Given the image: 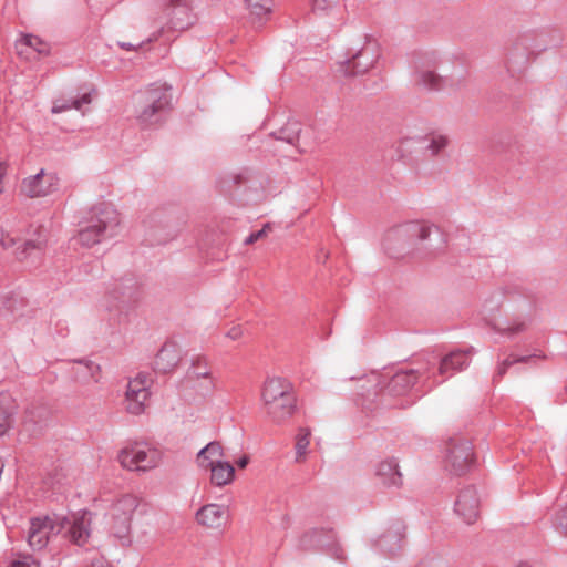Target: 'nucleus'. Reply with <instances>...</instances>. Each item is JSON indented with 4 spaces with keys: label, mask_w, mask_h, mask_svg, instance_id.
I'll return each instance as SVG.
<instances>
[{
    "label": "nucleus",
    "mask_w": 567,
    "mask_h": 567,
    "mask_svg": "<svg viewBox=\"0 0 567 567\" xmlns=\"http://www.w3.org/2000/svg\"><path fill=\"white\" fill-rule=\"evenodd\" d=\"M429 368L426 369H400L392 373L372 372L359 379V400L358 404L368 410L381 406L386 408H406L414 403L419 398L417 390L414 389L416 382L422 380L424 383L432 381L427 379Z\"/></svg>",
    "instance_id": "nucleus-1"
},
{
    "label": "nucleus",
    "mask_w": 567,
    "mask_h": 567,
    "mask_svg": "<svg viewBox=\"0 0 567 567\" xmlns=\"http://www.w3.org/2000/svg\"><path fill=\"white\" fill-rule=\"evenodd\" d=\"M90 515L87 511H83L71 518L58 514L34 517L30 520L28 544L33 550H41L47 547L52 536L63 534L71 543L84 546L91 535Z\"/></svg>",
    "instance_id": "nucleus-2"
},
{
    "label": "nucleus",
    "mask_w": 567,
    "mask_h": 567,
    "mask_svg": "<svg viewBox=\"0 0 567 567\" xmlns=\"http://www.w3.org/2000/svg\"><path fill=\"white\" fill-rule=\"evenodd\" d=\"M0 243L4 249L16 247L14 255L20 261L40 260L47 244V235L41 227L24 229L20 223L8 220L2 227Z\"/></svg>",
    "instance_id": "nucleus-3"
},
{
    "label": "nucleus",
    "mask_w": 567,
    "mask_h": 567,
    "mask_svg": "<svg viewBox=\"0 0 567 567\" xmlns=\"http://www.w3.org/2000/svg\"><path fill=\"white\" fill-rule=\"evenodd\" d=\"M380 55L378 40L364 33L351 42L344 59L338 61L336 72L344 78L364 74L374 66Z\"/></svg>",
    "instance_id": "nucleus-4"
},
{
    "label": "nucleus",
    "mask_w": 567,
    "mask_h": 567,
    "mask_svg": "<svg viewBox=\"0 0 567 567\" xmlns=\"http://www.w3.org/2000/svg\"><path fill=\"white\" fill-rule=\"evenodd\" d=\"M118 226L120 217L114 207L105 203L95 205L85 225L79 230L76 241L83 247H92L113 238Z\"/></svg>",
    "instance_id": "nucleus-5"
},
{
    "label": "nucleus",
    "mask_w": 567,
    "mask_h": 567,
    "mask_svg": "<svg viewBox=\"0 0 567 567\" xmlns=\"http://www.w3.org/2000/svg\"><path fill=\"white\" fill-rule=\"evenodd\" d=\"M171 86L166 83H153L145 90L138 92L137 118L143 124L158 122L169 110L172 103Z\"/></svg>",
    "instance_id": "nucleus-6"
},
{
    "label": "nucleus",
    "mask_w": 567,
    "mask_h": 567,
    "mask_svg": "<svg viewBox=\"0 0 567 567\" xmlns=\"http://www.w3.org/2000/svg\"><path fill=\"white\" fill-rule=\"evenodd\" d=\"M144 290L136 278L126 276L114 279L106 288L104 306L109 311L126 313L142 300Z\"/></svg>",
    "instance_id": "nucleus-7"
},
{
    "label": "nucleus",
    "mask_w": 567,
    "mask_h": 567,
    "mask_svg": "<svg viewBox=\"0 0 567 567\" xmlns=\"http://www.w3.org/2000/svg\"><path fill=\"white\" fill-rule=\"evenodd\" d=\"M432 236H434L439 243L443 241L439 227L409 221L389 231L384 239L383 247L391 257H398V255L392 252V241H399L402 248H404L405 245L414 240L431 241Z\"/></svg>",
    "instance_id": "nucleus-8"
},
{
    "label": "nucleus",
    "mask_w": 567,
    "mask_h": 567,
    "mask_svg": "<svg viewBox=\"0 0 567 567\" xmlns=\"http://www.w3.org/2000/svg\"><path fill=\"white\" fill-rule=\"evenodd\" d=\"M121 465L130 471L146 472L162 461V452L148 443H135L124 447L117 456Z\"/></svg>",
    "instance_id": "nucleus-9"
},
{
    "label": "nucleus",
    "mask_w": 567,
    "mask_h": 567,
    "mask_svg": "<svg viewBox=\"0 0 567 567\" xmlns=\"http://www.w3.org/2000/svg\"><path fill=\"white\" fill-rule=\"evenodd\" d=\"M136 508L137 499L133 495H123L111 507V530L122 545L131 544V522Z\"/></svg>",
    "instance_id": "nucleus-10"
},
{
    "label": "nucleus",
    "mask_w": 567,
    "mask_h": 567,
    "mask_svg": "<svg viewBox=\"0 0 567 567\" xmlns=\"http://www.w3.org/2000/svg\"><path fill=\"white\" fill-rule=\"evenodd\" d=\"M445 450V466L452 474H465L474 465L473 446L468 440L464 437L450 439Z\"/></svg>",
    "instance_id": "nucleus-11"
},
{
    "label": "nucleus",
    "mask_w": 567,
    "mask_h": 567,
    "mask_svg": "<svg viewBox=\"0 0 567 567\" xmlns=\"http://www.w3.org/2000/svg\"><path fill=\"white\" fill-rule=\"evenodd\" d=\"M474 353V349L471 347L466 350L456 349L447 353L440 360V364L436 371H431L429 368L427 379H431L429 388L442 383L447 378L452 377L455 372L462 371L468 367L471 357Z\"/></svg>",
    "instance_id": "nucleus-12"
},
{
    "label": "nucleus",
    "mask_w": 567,
    "mask_h": 567,
    "mask_svg": "<svg viewBox=\"0 0 567 567\" xmlns=\"http://www.w3.org/2000/svg\"><path fill=\"white\" fill-rule=\"evenodd\" d=\"M299 547L303 550L326 549L338 560L344 558V551L340 547L333 529L313 528L303 533L299 539Z\"/></svg>",
    "instance_id": "nucleus-13"
},
{
    "label": "nucleus",
    "mask_w": 567,
    "mask_h": 567,
    "mask_svg": "<svg viewBox=\"0 0 567 567\" xmlns=\"http://www.w3.org/2000/svg\"><path fill=\"white\" fill-rule=\"evenodd\" d=\"M59 188V178L53 172L40 169L37 174L28 176L21 184V192L30 197H44Z\"/></svg>",
    "instance_id": "nucleus-14"
},
{
    "label": "nucleus",
    "mask_w": 567,
    "mask_h": 567,
    "mask_svg": "<svg viewBox=\"0 0 567 567\" xmlns=\"http://www.w3.org/2000/svg\"><path fill=\"white\" fill-rule=\"evenodd\" d=\"M454 513L468 525L476 522L480 515V498L474 486H466L458 492Z\"/></svg>",
    "instance_id": "nucleus-15"
},
{
    "label": "nucleus",
    "mask_w": 567,
    "mask_h": 567,
    "mask_svg": "<svg viewBox=\"0 0 567 567\" xmlns=\"http://www.w3.org/2000/svg\"><path fill=\"white\" fill-rule=\"evenodd\" d=\"M150 396L147 389V378L138 375L127 383L125 392L126 411L134 415H140L145 411V402Z\"/></svg>",
    "instance_id": "nucleus-16"
},
{
    "label": "nucleus",
    "mask_w": 567,
    "mask_h": 567,
    "mask_svg": "<svg viewBox=\"0 0 567 567\" xmlns=\"http://www.w3.org/2000/svg\"><path fill=\"white\" fill-rule=\"evenodd\" d=\"M504 296L505 293L503 290H494L487 297L484 298L482 303L483 320H485L487 324L492 326L494 329L499 331H509L513 333L522 331L525 327L524 322L517 323L515 326H502L494 318V313L499 310L503 303Z\"/></svg>",
    "instance_id": "nucleus-17"
},
{
    "label": "nucleus",
    "mask_w": 567,
    "mask_h": 567,
    "mask_svg": "<svg viewBox=\"0 0 567 567\" xmlns=\"http://www.w3.org/2000/svg\"><path fill=\"white\" fill-rule=\"evenodd\" d=\"M403 525L394 524L390 529L373 540V549L389 557L395 556L402 548Z\"/></svg>",
    "instance_id": "nucleus-18"
},
{
    "label": "nucleus",
    "mask_w": 567,
    "mask_h": 567,
    "mask_svg": "<svg viewBox=\"0 0 567 567\" xmlns=\"http://www.w3.org/2000/svg\"><path fill=\"white\" fill-rule=\"evenodd\" d=\"M182 359L178 344L174 341H166L155 355L153 368L161 373L173 371Z\"/></svg>",
    "instance_id": "nucleus-19"
},
{
    "label": "nucleus",
    "mask_w": 567,
    "mask_h": 567,
    "mask_svg": "<svg viewBox=\"0 0 567 567\" xmlns=\"http://www.w3.org/2000/svg\"><path fill=\"white\" fill-rule=\"evenodd\" d=\"M374 475L377 481L385 487H400L402 485V474L395 457L380 461L375 465Z\"/></svg>",
    "instance_id": "nucleus-20"
},
{
    "label": "nucleus",
    "mask_w": 567,
    "mask_h": 567,
    "mask_svg": "<svg viewBox=\"0 0 567 567\" xmlns=\"http://www.w3.org/2000/svg\"><path fill=\"white\" fill-rule=\"evenodd\" d=\"M227 518V507L221 504H206L196 512V522L207 528H220Z\"/></svg>",
    "instance_id": "nucleus-21"
},
{
    "label": "nucleus",
    "mask_w": 567,
    "mask_h": 567,
    "mask_svg": "<svg viewBox=\"0 0 567 567\" xmlns=\"http://www.w3.org/2000/svg\"><path fill=\"white\" fill-rule=\"evenodd\" d=\"M293 393L292 384L289 381L284 378L274 377L266 380L261 392V400L264 404L275 403L280 400L282 401L288 394Z\"/></svg>",
    "instance_id": "nucleus-22"
},
{
    "label": "nucleus",
    "mask_w": 567,
    "mask_h": 567,
    "mask_svg": "<svg viewBox=\"0 0 567 567\" xmlns=\"http://www.w3.org/2000/svg\"><path fill=\"white\" fill-rule=\"evenodd\" d=\"M264 408L267 415L274 423L281 424L290 419L297 409L296 394H288V396L284 398L282 401L280 400L275 403L264 404Z\"/></svg>",
    "instance_id": "nucleus-23"
},
{
    "label": "nucleus",
    "mask_w": 567,
    "mask_h": 567,
    "mask_svg": "<svg viewBox=\"0 0 567 567\" xmlns=\"http://www.w3.org/2000/svg\"><path fill=\"white\" fill-rule=\"evenodd\" d=\"M72 374L76 382L81 384L97 383L100 380L101 368L97 363L87 360H75L72 365Z\"/></svg>",
    "instance_id": "nucleus-24"
},
{
    "label": "nucleus",
    "mask_w": 567,
    "mask_h": 567,
    "mask_svg": "<svg viewBox=\"0 0 567 567\" xmlns=\"http://www.w3.org/2000/svg\"><path fill=\"white\" fill-rule=\"evenodd\" d=\"M207 471H210V483L218 487L230 484L235 477V468L227 461L215 462Z\"/></svg>",
    "instance_id": "nucleus-25"
},
{
    "label": "nucleus",
    "mask_w": 567,
    "mask_h": 567,
    "mask_svg": "<svg viewBox=\"0 0 567 567\" xmlns=\"http://www.w3.org/2000/svg\"><path fill=\"white\" fill-rule=\"evenodd\" d=\"M252 23L262 24L272 11V0H243Z\"/></svg>",
    "instance_id": "nucleus-26"
},
{
    "label": "nucleus",
    "mask_w": 567,
    "mask_h": 567,
    "mask_svg": "<svg viewBox=\"0 0 567 567\" xmlns=\"http://www.w3.org/2000/svg\"><path fill=\"white\" fill-rule=\"evenodd\" d=\"M223 456V449L218 442H209L206 446H204L196 456V462L198 467L207 471L209 466L215 464V462H221L220 457Z\"/></svg>",
    "instance_id": "nucleus-27"
},
{
    "label": "nucleus",
    "mask_w": 567,
    "mask_h": 567,
    "mask_svg": "<svg viewBox=\"0 0 567 567\" xmlns=\"http://www.w3.org/2000/svg\"><path fill=\"white\" fill-rule=\"evenodd\" d=\"M194 23V19L189 8L185 4H176L174 6L171 20L168 22L169 27L174 30H185Z\"/></svg>",
    "instance_id": "nucleus-28"
},
{
    "label": "nucleus",
    "mask_w": 567,
    "mask_h": 567,
    "mask_svg": "<svg viewBox=\"0 0 567 567\" xmlns=\"http://www.w3.org/2000/svg\"><path fill=\"white\" fill-rule=\"evenodd\" d=\"M416 82L430 91H441L446 86L447 79L440 76L434 71L422 70L417 72Z\"/></svg>",
    "instance_id": "nucleus-29"
},
{
    "label": "nucleus",
    "mask_w": 567,
    "mask_h": 567,
    "mask_svg": "<svg viewBox=\"0 0 567 567\" xmlns=\"http://www.w3.org/2000/svg\"><path fill=\"white\" fill-rule=\"evenodd\" d=\"M301 124L296 120H289L280 130L272 133L276 140L296 145L299 141Z\"/></svg>",
    "instance_id": "nucleus-30"
},
{
    "label": "nucleus",
    "mask_w": 567,
    "mask_h": 567,
    "mask_svg": "<svg viewBox=\"0 0 567 567\" xmlns=\"http://www.w3.org/2000/svg\"><path fill=\"white\" fill-rule=\"evenodd\" d=\"M188 379L197 380L204 377H212L209 361L206 355L196 354L190 360V367L187 371Z\"/></svg>",
    "instance_id": "nucleus-31"
},
{
    "label": "nucleus",
    "mask_w": 567,
    "mask_h": 567,
    "mask_svg": "<svg viewBox=\"0 0 567 567\" xmlns=\"http://www.w3.org/2000/svg\"><path fill=\"white\" fill-rule=\"evenodd\" d=\"M92 102L91 92L82 94L81 97L70 99L69 101H56L54 102L51 112L54 114L62 113L64 111L75 109L82 111L84 105H89Z\"/></svg>",
    "instance_id": "nucleus-32"
},
{
    "label": "nucleus",
    "mask_w": 567,
    "mask_h": 567,
    "mask_svg": "<svg viewBox=\"0 0 567 567\" xmlns=\"http://www.w3.org/2000/svg\"><path fill=\"white\" fill-rule=\"evenodd\" d=\"M13 411L14 404L10 394L0 393V435L9 429Z\"/></svg>",
    "instance_id": "nucleus-33"
},
{
    "label": "nucleus",
    "mask_w": 567,
    "mask_h": 567,
    "mask_svg": "<svg viewBox=\"0 0 567 567\" xmlns=\"http://www.w3.org/2000/svg\"><path fill=\"white\" fill-rule=\"evenodd\" d=\"M310 430L301 427L296 437V462H302L310 444Z\"/></svg>",
    "instance_id": "nucleus-34"
},
{
    "label": "nucleus",
    "mask_w": 567,
    "mask_h": 567,
    "mask_svg": "<svg viewBox=\"0 0 567 567\" xmlns=\"http://www.w3.org/2000/svg\"><path fill=\"white\" fill-rule=\"evenodd\" d=\"M21 43L35 51L39 55L47 56L51 51L48 42L33 34H24L21 39Z\"/></svg>",
    "instance_id": "nucleus-35"
},
{
    "label": "nucleus",
    "mask_w": 567,
    "mask_h": 567,
    "mask_svg": "<svg viewBox=\"0 0 567 567\" xmlns=\"http://www.w3.org/2000/svg\"><path fill=\"white\" fill-rule=\"evenodd\" d=\"M424 150L430 152L432 156L439 155L449 145L447 136L443 134H432L427 138Z\"/></svg>",
    "instance_id": "nucleus-36"
},
{
    "label": "nucleus",
    "mask_w": 567,
    "mask_h": 567,
    "mask_svg": "<svg viewBox=\"0 0 567 567\" xmlns=\"http://www.w3.org/2000/svg\"><path fill=\"white\" fill-rule=\"evenodd\" d=\"M528 56L529 52L527 48H524V50L517 55H515L514 52H511L506 62L508 72L515 73L517 71H520L526 65Z\"/></svg>",
    "instance_id": "nucleus-37"
},
{
    "label": "nucleus",
    "mask_w": 567,
    "mask_h": 567,
    "mask_svg": "<svg viewBox=\"0 0 567 567\" xmlns=\"http://www.w3.org/2000/svg\"><path fill=\"white\" fill-rule=\"evenodd\" d=\"M537 355L536 354H532V355H523V357H514V355H511L508 358H506L502 363L498 364L497 367V371H496V377L497 378H502L507 369L509 367H512L513 364L515 363H519V362H530L532 360H534Z\"/></svg>",
    "instance_id": "nucleus-38"
},
{
    "label": "nucleus",
    "mask_w": 567,
    "mask_h": 567,
    "mask_svg": "<svg viewBox=\"0 0 567 567\" xmlns=\"http://www.w3.org/2000/svg\"><path fill=\"white\" fill-rule=\"evenodd\" d=\"M551 525L563 536H567V505L555 513Z\"/></svg>",
    "instance_id": "nucleus-39"
},
{
    "label": "nucleus",
    "mask_w": 567,
    "mask_h": 567,
    "mask_svg": "<svg viewBox=\"0 0 567 567\" xmlns=\"http://www.w3.org/2000/svg\"><path fill=\"white\" fill-rule=\"evenodd\" d=\"M195 381L197 382L195 386L198 393L204 398L210 396L216 389V380L214 375L207 378L204 377Z\"/></svg>",
    "instance_id": "nucleus-40"
},
{
    "label": "nucleus",
    "mask_w": 567,
    "mask_h": 567,
    "mask_svg": "<svg viewBox=\"0 0 567 567\" xmlns=\"http://www.w3.org/2000/svg\"><path fill=\"white\" fill-rule=\"evenodd\" d=\"M311 3L312 10L316 12H324L333 8L338 0H308Z\"/></svg>",
    "instance_id": "nucleus-41"
},
{
    "label": "nucleus",
    "mask_w": 567,
    "mask_h": 567,
    "mask_svg": "<svg viewBox=\"0 0 567 567\" xmlns=\"http://www.w3.org/2000/svg\"><path fill=\"white\" fill-rule=\"evenodd\" d=\"M10 567H39V561L30 555H22L10 564Z\"/></svg>",
    "instance_id": "nucleus-42"
},
{
    "label": "nucleus",
    "mask_w": 567,
    "mask_h": 567,
    "mask_svg": "<svg viewBox=\"0 0 567 567\" xmlns=\"http://www.w3.org/2000/svg\"><path fill=\"white\" fill-rule=\"evenodd\" d=\"M48 415V410L43 406L40 408V412L35 415L34 413V410L33 409H28L27 410V415H25V420L27 422H32L34 424L41 422L42 420H44Z\"/></svg>",
    "instance_id": "nucleus-43"
},
{
    "label": "nucleus",
    "mask_w": 567,
    "mask_h": 567,
    "mask_svg": "<svg viewBox=\"0 0 567 567\" xmlns=\"http://www.w3.org/2000/svg\"><path fill=\"white\" fill-rule=\"evenodd\" d=\"M266 235V227L259 229L257 231H252L249 236H247L244 240L245 245L254 244Z\"/></svg>",
    "instance_id": "nucleus-44"
},
{
    "label": "nucleus",
    "mask_w": 567,
    "mask_h": 567,
    "mask_svg": "<svg viewBox=\"0 0 567 567\" xmlns=\"http://www.w3.org/2000/svg\"><path fill=\"white\" fill-rule=\"evenodd\" d=\"M145 44V41H142L140 42L138 44H133L131 42H124V41H118L117 42V45L123 49V50H126V51H136L138 50L140 48H142L143 45Z\"/></svg>",
    "instance_id": "nucleus-45"
},
{
    "label": "nucleus",
    "mask_w": 567,
    "mask_h": 567,
    "mask_svg": "<svg viewBox=\"0 0 567 567\" xmlns=\"http://www.w3.org/2000/svg\"><path fill=\"white\" fill-rule=\"evenodd\" d=\"M243 336V329L240 326L233 327L226 333V337L231 340H238Z\"/></svg>",
    "instance_id": "nucleus-46"
},
{
    "label": "nucleus",
    "mask_w": 567,
    "mask_h": 567,
    "mask_svg": "<svg viewBox=\"0 0 567 567\" xmlns=\"http://www.w3.org/2000/svg\"><path fill=\"white\" fill-rule=\"evenodd\" d=\"M89 567H113L109 561H106L103 557L94 558L91 561Z\"/></svg>",
    "instance_id": "nucleus-47"
},
{
    "label": "nucleus",
    "mask_w": 567,
    "mask_h": 567,
    "mask_svg": "<svg viewBox=\"0 0 567 567\" xmlns=\"http://www.w3.org/2000/svg\"><path fill=\"white\" fill-rule=\"evenodd\" d=\"M429 567H447V564L443 559H432L427 563Z\"/></svg>",
    "instance_id": "nucleus-48"
},
{
    "label": "nucleus",
    "mask_w": 567,
    "mask_h": 567,
    "mask_svg": "<svg viewBox=\"0 0 567 567\" xmlns=\"http://www.w3.org/2000/svg\"><path fill=\"white\" fill-rule=\"evenodd\" d=\"M6 174V168L2 163H0V193L3 192V177Z\"/></svg>",
    "instance_id": "nucleus-49"
},
{
    "label": "nucleus",
    "mask_w": 567,
    "mask_h": 567,
    "mask_svg": "<svg viewBox=\"0 0 567 567\" xmlns=\"http://www.w3.org/2000/svg\"><path fill=\"white\" fill-rule=\"evenodd\" d=\"M249 460L247 456H243L240 457L238 461H237V465L240 467V468H244L247 466Z\"/></svg>",
    "instance_id": "nucleus-50"
},
{
    "label": "nucleus",
    "mask_w": 567,
    "mask_h": 567,
    "mask_svg": "<svg viewBox=\"0 0 567 567\" xmlns=\"http://www.w3.org/2000/svg\"><path fill=\"white\" fill-rule=\"evenodd\" d=\"M517 567H532V565L529 563H527V561H522V563L518 564Z\"/></svg>",
    "instance_id": "nucleus-51"
},
{
    "label": "nucleus",
    "mask_w": 567,
    "mask_h": 567,
    "mask_svg": "<svg viewBox=\"0 0 567 567\" xmlns=\"http://www.w3.org/2000/svg\"><path fill=\"white\" fill-rule=\"evenodd\" d=\"M156 39H157V37H156V35H153V37L148 38V39L146 40V42H152V41H155Z\"/></svg>",
    "instance_id": "nucleus-52"
},
{
    "label": "nucleus",
    "mask_w": 567,
    "mask_h": 567,
    "mask_svg": "<svg viewBox=\"0 0 567 567\" xmlns=\"http://www.w3.org/2000/svg\"><path fill=\"white\" fill-rule=\"evenodd\" d=\"M95 267L99 268L100 267V262L96 260L95 261Z\"/></svg>",
    "instance_id": "nucleus-53"
}]
</instances>
